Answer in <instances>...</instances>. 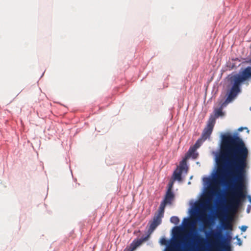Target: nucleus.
Returning <instances> with one entry per match:
<instances>
[{
    "mask_svg": "<svg viewBox=\"0 0 251 251\" xmlns=\"http://www.w3.org/2000/svg\"><path fill=\"white\" fill-rule=\"evenodd\" d=\"M250 201L251 202V198L250 199Z\"/></svg>",
    "mask_w": 251,
    "mask_h": 251,
    "instance_id": "393cba45",
    "label": "nucleus"
},
{
    "mask_svg": "<svg viewBox=\"0 0 251 251\" xmlns=\"http://www.w3.org/2000/svg\"><path fill=\"white\" fill-rule=\"evenodd\" d=\"M192 147L195 148V149L197 150L200 147V146L198 144V143L196 142L194 145Z\"/></svg>",
    "mask_w": 251,
    "mask_h": 251,
    "instance_id": "aec40b11",
    "label": "nucleus"
},
{
    "mask_svg": "<svg viewBox=\"0 0 251 251\" xmlns=\"http://www.w3.org/2000/svg\"><path fill=\"white\" fill-rule=\"evenodd\" d=\"M249 150L243 140L237 136H223L219 152L215 179L224 182L228 178L235 182L230 190L228 210L235 212L246 198L245 179Z\"/></svg>",
    "mask_w": 251,
    "mask_h": 251,
    "instance_id": "f257e3e1",
    "label": "nucleus"
},
{
    "mask_svg": "<svg viewBox=\"0 0 251 251\" xmlns=\"http://www.w3.org/2000/svg\"><path fill=\"white\" fill-rule=\"evenodd\" d=\"M205 140L203 139L201 137L199 138L196 142V143H198V144L201 146L202 143L205 141Z\"/></svg>",
    "mask_w": 251,
    "mask_h": 251,
    "instance_id": "a211bd4d",
    "label": "nucleus"
},
{
    "mask_svg": "<svg viewBox=\"0 0 251 251\" xmlns=\"http://www.w3.org/2000/svg\"><path fill=\"white\" fill-rule=\"evenodd\" d=\"M170 221L175 225H178L179 223V219L176 216H173L171 218Z\"/></svg>",
    "mask_w": 251,
    "mask_h": 251,
    "instance_id": "2eb2a0df",
    "label": "nucleus"
},
{
    "mask_svg": "<svg viewBox=\"0 0 251 251\" xmlns=\"http://www.w3.org/2000/svg\"><path fill=\"white\" fill-rule=\"evenodd\" d=\"M243 127H240L238 129V130L240 131H241L243 130Z\"/></svg>",
    "mask_w": 251,
    "mask_h": 251,
    "instance_id": "b1692460",
    "label": "nucleus"
},
{
    "mask_svg": "<svg viewBox=\"0 0 251 251\" xmlns=\"http://www.w3.org/2000/svg\"><path fill=\"white\" fill-rule=\"evenodd\" d=\"M250 110H251V107L250 108Z\"/></svg>",
    "mask_w": 251,
    "mask_h": 251,
    "instance_id": "a878e982",
    "label": "nucleus"
},
{
    "mask_svg": "<svg viewBox=\"0 0 251 251\" xmlns=\"http://www.w3.org/2000/svg\"><path fill=\"white\" fill-rule=\"evenodd\" d=\"M251 78V67L248 66L239 74L231 76L230 78L232 86L230 89L226 100L221 104V107L215 109V116L218 118L223 116V108L232 101L241 92V85Z\"/></svg>",
    "mask_w": 251,
    "mask_h": 251,
    "instance_id": "f03ea898",
    "label": "nucleus"
},
{
    "mask_svg": "<svg viewBox=\"0 0 251 251\" xmlns=\"http://www.w3.org/2000/svg\"><path fill=\"white\" fill-rule=\"evenodd\" d=\"M193 241L194 244H196L200 246L203 245L205 242V239L198 234L194 236Z\"/></svg>",
    "mask_w": 251,
    "mask_h": 251,
    "instance_id": "9d476101",
    "label": "nucleus"
},
{
    "mask_svg": "<svg viewBox=\"0 0 251 251\" xmlns=\"http://www.w3.org/2000/svg\"><path fill=\"white\" fill-rule=\"evenodd\" d=\"M175 195L172 191H167L165 196L164 200L162 201L164 203L171 204L172 201L174 200Z\"/></svg>",
    "mask_w": 251,
    "mask_h": 251,
    "instance_id": "1a4fd4ad",
    "label": "nucleus"
},
{
    "mask_svg": "<svg viewBox=\"0 0 251 251\" xmlns=\"http://www.w3.org/2000/svg\"><path fill=\"white\" fill-rule=\"evenodd\" d=\"M184 221H185V226H193L192 228L193 231L196 230V228L194 226L195 225L196 222L192 220L189 219H185Z\"/></svg>",
    "mask_w": 251,
    "mask_h": 251,
    "instance_id": "ddd939ff",
    "label": "nucleus"
},
{
    "mask_svg": "<svg viewBox=\"0 0 251 251\" xmlns=\"http://www.w3.org/2000/svg\"><path fill=\"white\" fill-rule=\"evenodd\" d=\"M166 205V204L161 202L159 206L158 212L157 214H155V216L159 217L160 218L162 219V218L163 217L164 209Z\"/></svg>",
    "mask_w": 251,
    "mask_h": 251,
    "instance_id": "f8f14e48",
    "label": "nucleus"
},
{
    "mask_svg": "<svg viewBox=\"0 0 251 251\" xmlns=\"http://www.w3.org/2000/svg\"><path fill=\"white\" fill-rule=\"evenodd\" d=\"M215 193V191L214 190H212L208 192L206 196L207 197V199L206 200V203L208 205H209L210 201L211 200L212 196Z\"/></svg>",
    "mask_w": 251,
    "mask_h": 251,
    "instance_id": "4468645a",
    "label": "nucleus"
},
{
    "mask_svg": "<svg viewBox=\"0 0 251 251\" xmlns=\"http://www.w3.org/2000/svg\"><path fill=\"white\" fill-rule=\"evenodd\" d=\"M199 219L204 226L209 224V220L208 217L204 213H201L199 214Z\"/></svg>",
    "mask_w": 251,
    "mask_h": 251,
    "instance_id": "9b49d317",
    "label": "nucleus"
},
{
    "mask_svg": "<svg viewBox=\"0 0 251 251\" xmlns=\"http://www.w3.org/2000/svg\"><path fill=\"white\" fill-rule=\"evenodd\" d=\"M188 168L187 164H182V161H180L179 166L174 171L173 173V178L174 180H177L180 181L182 180L181 174L183 172L187 173Z\"/></svg>",
    "mask_w": 251,
    "mask_h": 251,
    "instance_id": "423d86ee",
    "label": "nucleus"
},
{
    "mask_svg": "<svg viewBox=\"0 0 251 251\" xmlns=\"http://www.w3.org/2000/svg\"><path fill=\"white\" fill-rule=\"evenodd\" d=\"M162 222L159 217L154 216L152 221L149 223L150 227L148 229V235L145 237H142L140 239H137L132 241L129 247H126L124 251H134L140 246L143 242L147 241L150 235L153 232L155 229L159 226Z\"/></svg>",
    "mask_w": 251,
    "mask_h": 251,
    "instance_id": "7ed1b4c3",
    "label": "nucleus"
},
{
    "mask_svg": "<svg viewBox=\"0 0 251 251\" xmlns=\"http://www.w3.org/2000/svg\"><path fill=\"white\" fill-rule=\"evenodd\" d=\"M196 150H197L195 148L191 147L186 154L185 157L182 160V164L184 165L185 164H187V160L190 157H192L193 159H196L198 156V153L196 152Z\"/></svg>",
    "mask_w": 251,
    "mask_h": 251,
    "instance_id": "0eeeda50",
    "label": "nucleus"
},
{
    "mask_svg": "<svg viewBox=\"0 0 251 251\" xmlns=\"http://www.w3.org/2000/svg\"><path fill=\"white\" fill-rule=\"evenodd\" d=\"M182 239H183L182 236L181 235H179L177 236V238L176 239V242L180 241L182 243H184V242L182 241ZM184 244H185V246L186 247L185 249H186L188 247L187 242H184Z\"/></svg>",
    "mask_w": 251,
    "mask_h": 251,
    "instance_id": "dca6fc26",
    "label": "nucleus"
},
{
    "mask_svg": "<svg viewBox=\"0 0 251 251\" xmlns=\"http://www.w3.org/2000/svg\"><path fill=\"white\" fill-rule=\"evenodd\" d=\"M232 218L229 217H226L224 219L220 220V222L222 227L225 230H231L232 225L231 224Z\"/></svg>",
    "mask_w": 251,
    "mask_h": 251,
    "instance_id": "6e6552de",
    "label": "nucleus"
},
{
    "mask_svg": "<svg viewBox=\"0 0 251 251\" xmlns=\"http://www.w3.org/2000/svg\"><path fill=\"white\" fill-rule=\"evenodd\" d=\"M215 124V118L211 116L207 122L206 127L203 130L201 137L206 140L209 139L212 132Z\"/></svg>",
    "mask_w": 251,
    "mask_h": 251,
    "instance_id": "39448f33",
    "label": "nucleus"
},
{
    "mask_svg": "<svg viewBox=\"0 0 251 251\" xmlns=\"http://www.w3.org/2000/svg\"><path fill=\"white\" fill-rule=\"evenodd\" d=\"M173 184H174L173 181H170L169 183V185H168L169 187H168V189L167 191H169L170 190V191H172V188H173Z\"/></svg>",
    "mask_w": 251,
    "mask_h": 251,
    "instance_id": "6ab92c4d",
    "label": "nucleus"
},
{
    "mask_svg": "<svg viewBox=\"0 0 251 251\" xmlns=\"http://www.w3.org/2000/svg\"><path fill=\"white\" fill-rule=\"evenodd\" d=\"M247 229V226H242V227H241V230H242V231H243V232L246 231Z\"/></svg>",
    "mask_w": 251,
    "mask_h": 251,
    "instance_id": "4be33fe9",
    "label": "nucleus"
},
{
    "mask_svg": "<svg viewBox=\"0 0 251 251\" xmlns=\"http://www.w3.org/2000/svg\"><path fill=\"white\" fill-rule=\"evenodd\" d=\"M177 232H179L180 231V229L179 227H176Z\"/></svg>",
    "mask_w": 251,
    "mask_h": 251,
    "instance_id": "5701e85b",
    "label": "nucleus"
},
{
    "mask_svg": "<svg viewBox=\"0 0 251 251\" xmlns=\"http://www.w3.org/2000/svg\"><path fill=\"white\" fill-rule=\"evenodd\" d=\"M160 243L161 245H167L168 243V241L165 238H162L160 239Z\"/></svg>",
    "mask_w": 251,
    "mask_h": 251,
    "instance_id": "f3484780",
    "label": "nucleus"
},
{
    "mask_svg": "<svg viewBox=\"0 0 251 251\" xmlns=\"http://www.w3.org/2000/svg\"><path fill=\"white\" fill-rule=\"evenodd\" d=\"M236 238H237V240L238 244L239 246L242 245V240H241V239L239 238L238 237V236H237V237H236Z\"/></svg>",
    "mask_w": 251,
    "mask_h": 251,
    "instance_id": "412c9836",
    "label": "nucleus"
},
{
    "mask_svg": "<svg viewBox=\"0 0 251 251\" xmlns=\"http://www.w3.org/2000/svg\"><path fill=\"white\" fill-rule=\"evenodd\" d=\"M211 236L216 240L214 243V248L216 251H231V247L230 244V237L229 239H225L221 242L220 239L222 238V234L220 231L211 232Z\"/></svg>",
    "mask_w": 251,
    "mask_h": 251,
    "instance_id": "20e7f679",
    "label": "nucleus"
}]
</instances>
